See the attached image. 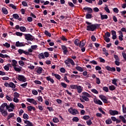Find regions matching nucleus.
Listing matches in <instances>:
<instances>
[{
    "instance_id": "f257e3e1",
    "label": "nucleus",
    "mask_w": 126,
    "mask_h": 126,
    "mask_svg": "<svg viewBox=\"0 0 126 126\" xmlns=\"http://www.w3.org/2000/svg\"><path fill=\"white\" fill-rule=\"evenodd\" d=\"M0 112L4 117H6L7 116V111L6 110H4V106H0Z\"/></svg>"
},
{
    "instance_id": "f03ea898",
    "label": "nucleus",
    "mask_w": 126,
    "mask_h": 126,
    "mask_svg": "<svg viewBox=\"0 0 126 126\" xmlns=\"http://www.w3.org/2000/svg\"><path fill=\"white\" fill-rule=\"evenodd\" d=\"M86 30L88 31H92V32H93V31L96 30V26H95L94 24L87 26Z\"/></svg>"
},
{
    "instance_id": "7ed1b4c3",
    "label": "nucleus",
    "mask_w": 126,
    "mask_h": 126,
    "mask_svg": "<svg viewBox=\"0 0 126 126\" xmlns=\"http://www.w3.org/2000/svg\"><path fill=\"white\" fill-rule=\"evenodd\" d=\"M18 79L21 82H26V78H25V77H24L23 75H19Z\"/></svg>"
},
{
    "instance_id": "20e7f679",
    "label": "nucleus",
    "mask_w": 126,
    "mask_h": 126,
    "mask_svg": "<svg viewBox=\"0 0 126 126\" xmlns=\"http://www.w3.org/2000/svg\"><path fill=\"white\" fill-rule=\"evenodd\" d=\"M25 37L27 41H33L32 36L30 34H26Z\"/></svg>"
},
{
    "instance_id": "39448f33",
    "label": "nucleus",
    "mask_w": 126,
    "mask_h": 126,
    "mask_svg": "<svg viewBox=\"0 0 126 126\" xmlns=\"http://www.w3.org/2000/svg\"><path fill=\"white\" fill-rule=\"evenodd\" d=\"M109 114H110L111 116H115V115H119V112L117 110H110Z\"/></svg>"
},
{
    "instance_id": "423d86ee",
    "label": "nucleus",
    "mask_w": 126,
    "mask_h": 126,
    "mask_svg": "<svg viewBox=\"0 0 126 126\" xmlns=\"http://www.w3.org/2000/svg\"><path fill=\"white\" fill-rule=\"evenodd\" d=\"M99 98H100L101 100L103 101V103H105L106 104H107L108 100H107V98H106L105 96L103 95H100Z\"/></svg>"
},
{
    "instance_id": "0eeeda50",
    "label": "nucleus",
    "mask_w": 126,
    "mask_h": 126,
    "mask_svg": "<svg viewBox=\"0 0 126 126\" xmlns=\"http://www.w3.org/2000/svg\"><path fill=\"white\" fill-rule=\"evenodd\" d=\"M62 48L63 50V53L64 55H66V53H67V52H68L67 51V48L64 45H62Z\"/></svg>"
},
{
    "instance_id": "6e6552de",
    "label": "nucleus",
    "mask_w": 126,
    "mask_h": 126,
    "mask_svg": "<svg viewBox=\"0 0 126 126\" xmlns=\"http://www.w3.org/2000/svg\"><path fill=\"white\" fill-rule=\"evenodd\" d=\"M24 123L27 125L25 126H33L32 123L30 122V121L28 120H25Z\"/></svg>"
},
{
    "instance_id": "1a4fd4ad",
    "label": "nucleus",
    "mask_w": 126,
    "mask_h": 126,
    "mask_svg": "<svg viewBox=\"0 0 126 126\" xmlns=\"http://www.w3.org/2000/svg\"><path fill=\"white\" fill-rule=\"evenodd\" d=\"M84 10H88V13H92L93 12V10L91 8L84 7Z\"/></svg>"
},
{
    "instance_id": "9d476101",
    "label": "nucleus",
    "mask_w": 126,
    "mask_h": 126,
    "mask_svg": "<svg viewBox=\"0 0 126 126\" xmlns=\"http://www.w3.org/2000/svg\"><path fill=\"white\" fill-rule=\"evenodd\" d=\"M100 15L101 16V20H104V19H108V15H103V14H102V13H100Z\"/></svg>"
},
{
    "instance_id": "9b49d317",
    "label": "nucleus",
    "mask_w": 126,
    "mask_h": 126,
    "mask_svg": "<svg viewBox=\"0 0 126 126\" xmlns=\"http://www.w3.org/2000/svg\"><path fill=\"white\" fill-rule=\"evenodd\" d=\"M94 102L95 104H98V105H103V103L100 100L94 99Z\"/></svg>"
},
{
    "instance_id": "f8f14e48",
    "label": "nucleus",
    "mask_w": 126,
    "mask_h": 126,
    "mask_svg": "<svg viewBox=\"0 0 126 126\" xmlns=\"http://www.w3.org/2000/svg\"><path fill=\"white\" fill-rule=\"evenodd\" d=\"M85 46V41L84 40H83L82 41H80L79 43V47L82 48L83 47H84Z\"/></svg>"
},
{
    "instance_id": "ddd939ff",
    "label": "nucleus",
    "mask_w": 126,
    "mask_h": 126,
    "mask_svg": "<svg viewBox=\"0 0 126 126\" xmlns=\"http://www.w3.org/2000/svg\"><path fill=\"white\" fill-rule=\"evenodd\" d=\"M77 90L78 91V93H79V94H80V93H81V92H82V88L81 87V86H78V87H77Z\"/></svg>"
},
{
    "instance_id": "4468645a",
    "label": "nucleus",
    "mask_w": 126,
    "mask_h": 126,
    "mask_svg": "<svg viewBox=\"0 0 126 126\" xmlns=\"http://www.w3.org/2000/svg\"><path fill=\"white\" fill-rule=\"evenodd\" d=\"M15 46H16V47H22L23 46V43L17 41L15 43Z\"/></svg>"
},
{
    "instance_id": "2eb2a0df",
    "label": "nucleus",
    "mask_w": 126,
    "mask_h": 126,
    "mask_svg": "<svg viewBox=\"0 0 126 126\" xmlns=\"http://www.w3.org/2000/svg\"><path fill=\"white\" fill-rule=\"evenodd\" d=\"M28 111H29L30 112H31V111H32V110H33V111H35V110H36L35 107H34L33 106H28Z\"/></svg>"
},
{
    "instance_id": "dca6fc26",
    "label": "nucleus",
    "mask_w": 126,
    "mask_h": 126,
    "mask_svg": "<svg viewBox=\"0 0 126 126\" xmlns=\"http://www.w3.org/2000/svg\"><path fill=\"white\" fill-rule=\"evenodd\" d=\"M1 106H4V109L6 107V110H9V108H10V105H7V103H4Z\"/></svg>"
},
{
    "instance_id": "f3484780",
    "label": "nucleus",
    "mask_w": 126,
    "mask_h": 126,
    "mask_svg": "<svg viewBox=\"0 0 126 126\" xmlns=\"http://www.w3.org/2000/svg\"><path fill=\"white\" fill-rule=\"evenodd\" d=\"M52 74L53 76H55V77H56V78H57V79H58L59 80H60V79H61V76H60V75L55 74L54 73H52Z\"/></svg>"
},
{
    "instance_id": "a211bd4d",
    "label": "nucleus",
    "mask_w": 126,
    "mask_h": 126,
    "mask_svg": "<svg viewBox=\"0 0 126 126\" xmlns=\"http://www.w3.org/2000/svg\"><path fill=\"white\" fill-rule=\"evenodd\" d=\"M16 64H17V61L15 60H13L12 61V66L15 67L16 66Z\"/></svg>"
},
{
    "instance_id": "6ab92c4d",
    "label": "nucleus",
    "mask_w": 126,
    "mask_h": 126,
    "mask_svg": "<svg viewBox=\"0 0 126 126\" xmlns=\"http://www.w3.org/2000/svg\"><path fill=\"white\" fill-rule=\"evenodd\" d=\"M43 70V68L41 67H39L37 71H36V72L37 73H39V74H40V73H42V71Z\"/></svg>"
},
{
    "instance_id": "aec40b11",
    "label": "nucleus",
    "mask_w": 126,
    "mask_h": 126,
    "mask_svg": "<svg viewBox=\"0 0 126 126\" xmlns=\"http://www.w3.org/2000/svg\"><path fill=\"white\" fill-rule=\"evenodd\" d=\"M86 18H87V19H91V18H92V15L89 13L87 14L86 15Z\"/></svg>"
},
{
    "instance_id": "412c9836",
    "label": "nucleus",
    "mask_w": 126,
    "mask_h": 126,
    "mask_svg": "<svg viewBox=\"0 0 126 126\" xmlns=\"http://www.w3.org/2000/svg\"><path fill=\"white\" fill-rule=\"evenodd\" d=\"M2 11L3 13H4V14H7L8 13V12L7 11V10L6 9V8L4 7H3L2 8Z\"/></svg>"
},
{
    "instance_id": "4be33fe9",
    "label": "nucleus",
    "mask_w": 126,
    "mask_h": 126,
    "mask_svg": "<svg viewBox=\"0 0 126 126\" xmlns=\"http://www.w3.org/2000/svg\"><path fill=\"white\" fill-rule=\"evenodd\" d=\"M14 117V113H10L9 116H7V120L8 121L10 118Z\"/></svg>"
},
{
    "instance_id": "5701e85b",
    "label": "nucleus",
    "mask_w": 126,
    "mask_h": 126,
    "mask_svg": "<svg viewBox=\"0 0 126 126\" xmlns=\"http://www.w3.org/2000/svg\"><path fill=\"white\" fill-rule=\"evenodd\" d=\"M46 79L47 80H48V81H50V82H51V83H54V79L51 78L50 76L47 77H46Z\"/></svg>"
},
{
    "instance_id": "b1692460",
    "label": "nucleus",
    "mask_w": 126,
    "mask_h": 126,
    "mask_svg": "<svg viewBox=\"0 0 126 126\" xmlns=\"http://www.w3.org/2000/svg\"><path fill=\"white\" fill-rule=\"evenodd\" d=\"M78 86H77V85H70V87L71 88V89H77Z\"/></svg>"
},
{
    "instance_id": "393cba45",
    "label": "nucleus",
    "mask_w": 126,
    "mask_h": 126,
    "mask_svg": "<svg viewBox=\"0 0 126 126\" xmlns=\"http://www.w3.org/2000/svg\"><path fill=\"white\" fill-rule=\"evenodd\" d=\"M23 119H24L25 120H28V119H29V116H28V115H27V114H24L23 115Z\"/></svg>"
},
{
    "instance_id": "a878e982",
    "label": "nucleus",
    "mask_w": 126,
    "mask_h": 126,
    "mask_svg": "<svg viewBox=\"0 0 126 126\" xmlns=\"http://www.w3.org/2000/svg\"><path fill=\"white\" fill-rule=\"evenodd\" d=\"M76 69H77V70H78L79 71H80L81 72H82V71H83V68H82V67L80 66L76 67Z\"/></svg>"
},
{
    "instance_id": "bb28decb",
    "label": "nucleus",
    "mask_w": 126,
    "mask_h": 126,
    "mask_svg": "<svg viewBox=\"0 0 126 126\" xmlns=\"http://www.w3.org/2000/svg\"><path fill=\"white\" fill-rule=\"evenodd\" d=\"M80 43V41L78 39H76L74 41V44H76V46H79V44Z\"/></svg>"
},
{
    "instance_id": "cd10ccee",
    "label": "nucleus",
    "mask_w": 126,
    "mask_h": 126,
    "mask_svg": "<svg viewBox=\"0 0 126 126\" xmlns=\"http://www.w3.org/2000/svg\"><path fill=\"white\" fill-rule=\"evenodd\" d=\"M109 88L111 91H113L116 89V87L114 85L109 86Z\"/></svg>"
},
{
    "instance_id": "c85d7f7f",
    "label": "nucleus",
    "mask_w": 126,
    "mask_h": 126,
    "mask_svg": "<svg viewBox=\"0 0 126 126\" xmlns=\"http://www.w3.org/2000/svg\"><path fill=\"white\" fill-rule=\"evenodd\" d=\"M105 123L106 125H110V124H112V120L109 118L105 121Z\"/></svg>"
},
{
    "instance_id": "c756f323",
    "label": "nucleus",
    "mask_w": 126,
    "mask_h": 126,
    "mask_svg": "<svg viewBox=\"0 0 126 126\" xmlns=\"http://www.w3.org/2000/svg\"><path fill=\"white\" fill-rule=\"evenodd\" d=\"M119 118L122 121V122L124 124H126V119H125V117H124V116H120Z\"/></svg>"
},
{
    "instance_id": "7c9ffc66",
    "label": "nucleus",
    "mask_w": 126,
    "mask_h": 126,
    "mask_svg": "<svg viewBox=\"0 0 126 126\" xmlns=\"http://www.w3.org/2000/svg\"><path fill=\"white\" fill-rule=\"evenodd\" d=\"M9 87H11V88H15V85L14 84V83H12V82H10L9 83Z\"/></svg>"
},
{
    "instance_id": "2f4dec72",
    "label": "nucleus",
    "mask_w": 126,
    "mask_h": 126,
    "mask_svg": "<svg viewBox=\"0 0 126 126\" xmlns=\"http://www.w3.org/2000/svg\"><path fill=\"white\" fill-rule=\"evenodd\" d=\"M20 30L22 32H25V31H26V28H25V27H20Z\"/></svg>"
},
{
    "instance_id": "473e14b6",
    "label": "nucleus",
    "mask_w": 126,
    "mask_h": 126,
    "mask_svg": "<svg viewBox=\"0 0 126 126\" xmlns=\"http://www.w3.org/2000/svg\"><path fill=\"white\" fill-rule=\"evenodd\" d=\"M8 56L7 55H3L1 53H0V58H2V59H4V58H8Z\"/></svg>"
},
{
    "instance_id": "72a5a7b5",
    "label": "nucleus",
    "mask_w": 126,
    "mask_h": 126,
    "mask_svg": "<svg viewBox=\"0 0 126 126\" xmlns=\"http://www.w3.org/2000/svg\"><path fill=\"white\" fill-rule=\"evenodd\" d=\"M39 57V59H45V56H44V54L43 53H40L38 55Z\"/></svg>"
},
{
    "instance_id": "f704fd0d",
    "label": "nucleus",
    "mask_w": 126,
    "mask_h": 126,
    "mask_svg": "<svg viewBox=\"0 0 126 126\" xmlns=\"http://www.w3.org/2000/svg\"><path fill=\"white\" fill-rule=\"evenodd\" d=\"M72 115H76L78 113V111L76 109H72Z\"/></svg>"
},
{
    "instance_id": "c9c22d12",
    "label": "nucleus",
    "mask_w": 126,
    "mask_h": 126,
    "mask_svg": "<svg viewBox=\"0 0 126 126\" xmlns=\"http://www.w3.org/2000/svg\"><path fill=\"white\" fill-rule=\"evenodd\" d=\"M13 18H15V19H18V18H19V16L17 14H13Z\"/></svg>"
},
{
    "instance_id": "e433bc0d",
    "label": "nucleus",
    "mask_w": 126,
    "mask_h": 126,
    "mask_svg": "<svg viewBox=\"0 0 126 126\" xmlns=\"http://www.w3.org/2000/svg\"><path fill=\"white\" fill-rule=\"evenodd\" d=\"M14 69L15 70V71H18V72L21 71V69L18 67H16V66L14 67Z\"/></svg>"
},
{
    "instance_id": "4c0bfd02",
    "label": "nucleus",
    "mask_w": 126,
    "mask_h": 126,
    "mask_svg": "<svg viewBox=\"0 0 126 126\" xmlns=\"http://www.w3.org/2000/svg\"><path fill=\"white\" fill-rule=\"evenodd\" d=\"M106 7H104V10H105L106 12H107V13H110V9L108 8V6L106 5Z\"/></svg>"
},
{
    "instance_id": "58836bf2",
    "label": "nucleus",
    "mask_w": 126,
    "mask_h": 126,
    "mask_svg": "<svg viewBox=\"0 0 126 126\" xmlns=\"http://www.w3.org/2000/svg\"><path fill=\"white\" fill-rule=\"evenodd\" d=\"M86 123L88 126H91L93 124L92 121H91V119H90L88 121H87Z\"/></svg>"
},
{
    "instance_id": "ea45409f",
    "label": "nucleus",
    "mask_w": 126,
    "mask_h": 126,
    "mask_svg": "<svg viewBox=\"0 0 126 126\" xmlns=\"http://www.w3.org/2000/svg\"><path fill=\"white\" fill-rule=\"evenodd\" d=\"M104 39L105 42H106L107 43H109V42H110V38H109L108 37L104 36Z\"/></svg>"
},
{
    "instance_id": "a19ab883",
    "label": "nucleus",
    "mask_w": 126,
    "mask_h": 126,
    "mask_svg": "<svg viewBox=\"0 0 126 126\" xmlns=\"http://www.w3.org/2000/svg\"><path fill=\"white\" fill-rule=\"evenodd\" d=\"M44 34L45 35H47V36H48L49 37H51V33L49 32H48V31H45L44 32Z\"/></svg>"
},
{
    "instance_id": "79ce46f5",
    "label": "nucleus",
    "mask_w": 126,
    "mask_h": 126,
    "mask_svg": "<svg viewBox=\"0 0 126 126\" xmlns=\"http://www.w3.org/2000/svg\"><path fill=\"white\" fill-rule=\"evenodd\" d=\"M14 98H18V97H19V94H18L17 92L14 93Z\"/></svg>"
},
{
    "instance_id": "37998d69",
    "label": "nucleus",
    "mask_w": 126,
    "mask_h": 126,
    "mask_svg": "<svg viewBox=\"0 0 126 126\" xmlns=\"http://www.w3.org/2000/svg\"><path fill=\"white\" fill-rule=\"evenodd\" d=\"M98 110L99 111V112H100V113L103 114V115H104V116L106 115V113H105V112H104V111H103V109H102V108H99Z\"/></svg>"
},
{
    "instance_id": "c03bdc74",
    "label": "nucleus",
    "mask_w": 126,
    "mask_h": 126,
    "mask_svg": "<svg viewBox=\"0 0 126 126\" xmlns=\"http://www.w3.org/2000/svg\"><path fill=\"white\" fill-rule=\"evenodd\" d=\"M77 106L78 107H79V108H81V109H84V106L80 103H78Z\"/></svg>"
},
{
    "instance_id": "a18cd8bd",
    "label": "nucleus",
    "mask_w": 126,
    "mask_h": 126,
    "mask_svg": "<svg viewBox=\"0 0 126 126\" xmlns=\"http://www.w3.org/2000/svg\"><path fill=\"white\" fill-rule=\"evenodd\" d=\"M73 122H78L79 121V119H78V117H75L72 119Z\"/></svg>"
},
{
    "instance_id": "49530a36",
    "label": "nucleus",
    "mask_w": 126,
    "mask_h": 126,
    "mask_svg": "<svg viewBox=\"0 0 126 126\" xmlns=\"http://www.w3.org/2000/svg\"><path fill=\"white\" fill-rule=\"evenodd\" d=\"M102 89L105 92H109V88L107 87H104Z\"/></svg>"
},
{
    "instance_id": "de8ad7c7",
    "label": "nucleus",
    "mask_w": 126,
    "mask_h": 126,
    "mask_svg": "<svg viewBox=\"0 0 126 126\" xmlns=\"http://www.w3.org/2000/svg\"><path fill=\"white\" fill-rule=\"evenodd\" d=\"M4 47H6V48H10V44H9L8 43L6 42L5 44H3Z\"/></svg>"
},
{
    "instance_id": "09e8293b",
    "label": "nucleus",
    "mask_w": 126,
    "mask_h": 126,
    "mask_svg": "<svg viewBox=\"0 0 126 126\" xmlns=\"http://www.w3.org/2000/svg\"><path fill=\"white\" fill-rule=\"evenodd\" d=\"M53 122L54 123H59V119H58V118L55 117V118H54L53 119Z\"/></svg>"
},
{
    "instance_id": "8fccbe9b",
    "label": "nucleus",
    "mask_w": 126,
    "mask_h": 126,
    "mask_svg": "<svg viewBox=\"0 0 126 126\" xmlns=\"http://www.w3.org/2000/svg\"><path fill=\"white\" fill-rule=\"evenodd\" d=\"M69 63H71V64H72V65H74V62H73V60H72V59H69Z\"/></svg>"
},
{
    "instance_id": "3c124183",
    "label": "nucleus",
    "mask_w": 126,
    "mask_h": 126,
    "mask_svg": "<svg viewBox=\"0 0 126 126\" xmlns=\"http://www.w3.org/2000/svg\"><path fill=\"white\" fill-rule=\"evenodd\" d=\"M10 7H12L13 9H16V6L14 5L13 4H9Z\"/></svg>"
},
{
    "instance_id": "603ef678",
    "label": "nucleus",
    "mask_w": 126,
    "mask_h": 126,
    "mask_svg": "<svg viewBox=\"0 0 126 126\" xmlns=\"http://www.w3.org/2000/svg\"><path fill=\"white\" fill-rule=\"evenodd\" d=\"M82 98H83V100L86 101L87 102H88L89 101V98L87 97L86 96H83Z\"/></svg>"
},
{
    "instance_id": "864d4df0",
    "label": "nucleus",
    "mask_w": 126,
    "mask_h": 126,
    "mask_svg": "<svg viewBox=\"0 0 126 126\" xmlns=\"http://www.w3.org/2000/svg\"><path fill=\"white\" fill-rule=\"evenodd\" d=\"M64 63L65 64H67V65H68V66H69V65H70V64H69V61L68 58L67 59V60L65 61Z\"/></svg>"
},
{
    "instance_id": "5fc2aeb1",
    "label": "nucleus",
    "mask_w": 126,
    "mask_h": 126,
    "mask_svg": "<svg viewBox=\"0 0 126 126\" xmlns=\"http://www.w3.org/2000/svg\"><path fill=\"white\" fill-rule=\"evenodd\" d=\"M117 80L116 79L112 80V84H114V85H116L117 86Z\"/></svg>"
},
{
    "instance_id": "6e6d98bb",
    "label": "nucleus",
    "mask_w": 126,
    "mask_h": 126,
    "mask_svg": "<svg viewBox=\"0 0 126 126\" xmlns=\"http://www.w3.org/2000/svg\"><path fill=\"white\" fill-rule=\"evenodd\" d=\"M114 57L116 61H120V58H119V56H118V55H114Z\"/></svg>"
},
{
    "instance_id": "4d7b16f0",
    "label": "nucleus",
    "mask_w": 126,
    "mask_h": 126,
    "mask_svg": "<svg viewBox=\"0 0 126 126\" xmlns=\"http://www.w3.org/2000/svg\"><path fill=\"white\" fill-rule=\"evenodd\" d=\"M37 100L39 101V102H43V98H42V96H39L37 97Z\"/></svg>"
},
{
    "instance_id": "13d9d810",
    "label": "nucleus",
    "mask_w": 126,
    "mask_h": 126,
    "mask_svg": "<svg viewBox=\"0 0 126 126\" xmlns=\"http://www.w3.org/2000/svg\"><path fill=\"white\" fill-rule=\"evenodd\" d=\"M68 4H69V6H71V7H74L75 6V5H74L71 2H68Z\"/></svg>"
},
{
    "instance_id": "bf43d9fd",
    "label": "nucleus",
    "mask_w": 126,
    "mask_h": 126,
    "mask_svg": "<svg viewBox=\"0 0 126 126\" xmlns=\"http://www.w3.org/2000/svg\"><path fill=\"white\" fill-rule=\"evenodd\" d=\"M16 35L17 36H22V35H23V33L20 32H16Z\"/></svg>"
},
{
    "instance_id": "052dcab7",
    "label": "nucleus",
    "mask_w": 126,
    "mask_h": 126,
    "mask_svg": "<svg viewBox=\"0 0 126 126\" xmlns=\"http://www.w3.org/2000/svg\"><path fill=\"white\" fill-rule=\"evenodd\" d=\"M19 64L21 66H23V65H24V62H23V61H19Z\"/></svg>"
},
{
    "instance_id": "680f3d73",
    "label": "nucleus",
    "mask_w": 126,
    "mask_h": 126,
    "mask_svg": "<svg viewBox=\"0 0 126 126\" xmlns=\"http://www.w3.org/2000/svg\"><path fill=\"white\" fill-rule=\"evenodd\" d=\"M9 106H10V108H11V109H12L13 110H14V108L15 106H14V104H13L12 103H10Z\"/></svg>"
},
{
    "instance_id": "e2e57ef3",
    "label": "nucleus",
    "mask_w": 126,
    "mask_h": 126,
    "mask_svg": "<svg viewBox=\"0 0 126 126\" xmlns=\"http://www.w3.org/2000/svg\"><path fill=\"white\" fill-rule=\"evenodd\" d=\"M28 102H30V103H33V101H34V99L33 98H28Z\"/></svg>"
},
{
    "instance_id": "0e129e2a",
    "label": "nucleus",
    "mask_w": 126,
    "mask_h": 126,
    "mask_svg": "<svg viewBox=\"0 0 126 126\" xmlns=\"http://www.w3.org/2000/svg\"><path fill=\"white\" fill-rule=\"evenodd\" d=\"M82 94L83 95H85V96H87V97H90V94L84 92Z\"/></svg>"
},
{
    "instance_id": "69168bd1",
    "label": "nucleus",
    "mask_w": 126,
    "mask_h": 126,
    "mask_svg": "<svg viewBox=\"0 0 126 126\" xmlns=\"http://www.w3.org/2000/svg\"><path fill=\"white\" fill-rule=\"evenodd\" d=\"M32 93L33 95H38V92L36 90L32 91Z\"/></svg>"
},
{
    "instance_id": "338daca9",
    "label": "nucleus",
    "mask_w": 126,
    "mask_h": 126,
    "mask_svg": "<svg viewBox=\"0 0 126 126\" xmlns=\"http://www.w3.org/2000/svg\"><path fill=\"white\" fill-rule=\"evenodd\" d=\"M6 98L7 99V100H8V101H12V98H10V97L8 96V95L6 96Z\"/></svg>"
},
{
    "instance_id": "774afa93",
    "label": "nucleus",
    "mask_w": 126,
    "mask_h": 126,
    "mask_svg": "<svg viewBox=\"0 0 126 126\" xmlns=\"http://www.w3.org/2000/svg\"><path fill=\"white\" fill-rule=\"evenodd\" d=\"M122 56L124 58V59L126 61V53H122Z\"/></svg>"
}]
</instances>
